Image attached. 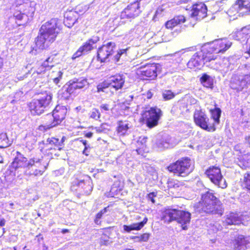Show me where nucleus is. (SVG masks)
Segmentation results:
<instances>
[{
	"mask_svg": "<svg viewBox=\"0 0 250 250\" xmlns=\"http://www.w3.org/2000/svg\"><path fill=\"white\" fill-rule=\"evenodd\" d=\"M147 221L148 219L146 217L144 218L142 222L140 223L132 224L131 225L132 228H133L134 230H139L144 227L145 224H146Z\"/></svg>",
	"mask_w": 250,
	"mask_h": 250,
	"instance_id": "nucleus-43",
	"label": "nucleus"
},
{
	"mask_svg": "<svg viewBox=\"0 0 250 250\" xmlns=\"http://www.w3.org/2000/svg\"><path fill=\"white\" fill-rule=\"evenodd\" d=\"M78 14L76 11L69 10L65 12L63 22L68 28L71 27L77 21Z\"/></svg>",
	"mask_w": 250,
	"mask_h": 250,
	"instance_id": "nucleus-26",
	"label": "nucleus"
},
{
	"mask_svg": "<svg viewBox=\"0 0 250 250\" xmlns=\"http://www.w3.org/2000/svg\"><path fill=\"white\" fill-rule=\"evenodd\" d=\"M71 190L80 195H88L92 191V182L90 179L84 180L75 175L71 183Z\"/></svg>",
	"mask_w": 250,
	"mask_h": 250,
	"instance_id": "nucleus-7",
	"label": "nucleus"
},
{
	"mask_svg": "<svg viewBox=\"0 0 250 250\" xmlns=\"http://www.w3.org/2000/svg\"><path fill=\"white\" fill-rule=\"evenodd\" d=\"M188 1V0H178L176 2L177 4H179L183 3H187Z\"/></svg>",
	"mask_w": 250,
	"mask_h": 250,
	"instance_id": "nucleus-57",
	"label": "nucleus"
},
{
	"mask_svg": "<svg viewBox=\"0 0 250 250\" xmlns=\"http://www.w3.org/2000/svg\"><path fill=\"white\" fill-rule=\"evenodd\" d=\"M124 184L123 181L120 179L116 180L112 184L109 194L112 197H117L118 196L121 195V192L123 189Z\"/></svg>",
	"mask_w": 250,
	"mask_h": 250,
	"instance_id": "nucleus-27",
	"label": "nucleus"
},
{
	"mask_svg": "<svg viewBox=\"0 0 250 250\" xmlns=\"http://www.w3.org/2000/svg\"><path fill=\"white\" fill-rule=\"evenodd\" d=\"M59 81V79L58 78H56L54 79V81L56 82V83H57L58 81Z\"/></svg>",
	"mask_w": 250,
	"mask_h": 250,
	"instance_id": "nucleus-63",
	"label": "nucleus"
},
{
	"mask_svg": "<svg viewBox=\"0 0 250 250\" xmlns=\"http://www.w3.org/2000/svg\"><path fill=\"white\" fill-rule=\"evenodd\" d=\"M41 94L38 99H34L28 104L29 110L33 115L43 113L52 102L53 95L51 92L45 91Z\"/></svg>",
	"mask_w": 250,
	"mask_h": 250,
	"instance_id": "nucleus-6",
	"label": "nucleus"
},
{
	"mask_svg": "<svg viewBox=\"0 0 250 250\" xmlns=\"http://www.w3.org/2000/svg\"><path fill=\"white\" fill-rule=\"evenodd\" d=\"M9 145V140L5 134L0 135V148H5Z\"/></svg>",
	"mask_w": 250,
	"mask_h": 250,
	"instance_id": "nucleus-42",
	"label": "nucleus"
},
{
	"mask_svg": "<svg viewBox=\"0 0 250 250\" xmlns=\"http://www.w3.org/2000/svg\"><path fill=\"white\" fill-rule=\"evenodd\" d=\"M142 12L141 7L138 3L133 1L128 4L121 13L122 19H134L138 17Z\"/></svg>",
	"mask_w": 250,
	"mask_h": 250,
	"instance_id": "nucleus-15",
	"label": "nucleus"
},
{
	"mask_svg": "<svg viewBox=\"0 0 250 250\" xmlns=\"http://www.w3.org/2000/svg\"><path fill=\"white\" fill-rule=\"evenodd\" d=\"M176 94L171 90H165L162 93V97L165 101L173 99Z\"/></svg>",
	"mask_w": 250,
	"mask_h": 250,
	"instance_id": "nucleus-40",
	"label": "nucleus"
},
{
	"mask_svg": "<svg viewBox=\"0 0 250 250\" xmlns=\"http://www.w3.org/2000/svg\"><path fill=\"white\" fill-rule=\"evenodd\" d=\"M156 196V193L154 192H151L149 193L147 195V199L150 201L152 203H155V201L154 200V197Z\"/></svg>",
	"mask_w": 250,
	"mask_h": 250,
	"instance_id": "nucleus-48",
	"label": "nucleus"
},
{
	"mask_svg": "<svg viewBox=\"0 0 250 250\" xmlns=\"http://www.w3.org/2000/svg\"><path fill=\"white\" fill-rule=\"evenodd\" d=\"M151 0H136L134 1L135 2L138 3L139 5L140 6V5H146L148 4L150 2Z\"/></svg>",
	"mask_w": 250,
	"mask_h": 250,
	"instance_id": "nucleus-51",
	"label": "nucleus"
},
{
	"mask_svg": "<svg viewBox=\"0 0 250 250\" xmlns=\"http://www.w3.org/2000/svg\"><path fill=\"white\" fill-rule=\"evenodd\" d=\"M3 65V60L0 57V69H1Z\"/></svg>",
	"mask_w": 250,
	"mask_h": 250,
	"instance_id": "nucleus-61",
	"label": "nucleus"
},
{
	"mask_svg": "<svg viewBox=\"0 0 250 250\" xmlns=\"http://www.w3.org/2000/svg\"><path fill=\"white\" fill-rule=\"evenodd\" d=\"M147 100L151 99L153 97V94L151 90L147 91L144 94Z\"/></svg>",
	"mask_w": 250,
	"mask_h": 250,
	"instance_id": "nucleus-52",
	"label": "nucleus"
},
{
	"mask_svg": "<svg viewBox=\"0 0 250 250\" xmlns=\"http://www.w3.org/2000/svg\"><path fill=\"white\" fill-rule=\"evenodd\" d=\"M146 137L140 138L137 141L138 147L136 149L137 153L142 156L148 152V148L146 144Z\"/></svg>",
	"mask_w": 250,
	"mask_h": 250,
	"instance_id": "nucleus-32",
	"label": "nucleus"
},
{
	"mask_svg": "<svg viewBox=\"0 0 250 250\" xmlns=\"http://www.w3.org/2000/svg\"><path fill=\"white\" fill-rule=\"evenodd\" d=\"M209 111L210 114V118L213 120L212 123H210V124H213L214 125L215 131L216 129V125L220 124V119L222 111L219 107H215L213 108L210 109Z\"/></svg>",
	"mask_w": 250,
	"mask_h": 250,
	"instance_id": "nucleus-30",
	"label": "nucleus"
},
{
	"mask_svg": "<svg viewBox=\"0 0 250 250\" xmlns=\"http://www.w3.org/2000/svg\"><path fill=\"white\" fill-rule=\"evenodd\" d=\"M249 236L237 234L231 240L230 244L232 250H247L250 244Z\"/></svg>",
	"mask_w": 250,
	"mask_h": 250,
	"instance_id": "nucleus-13",
	"label": "nucleus"
},
{
	"mask_svg": "<svg viewBox=\"0 0 250 250\" xmlns=\"http://www.w3.org/2000/svg\"><path fill=\"white\" fill-rule=\"evenodd\" d=\"M24 15V13H19L14 15L16 19L18 20H21L23 18V16Z\"/></svg>",
	"mask_w": 250,
	"mask_h": 250,
	"instance_id": "nucleus-55",
	"label": "nucleus"
},
{
	"mask_svg": "<svg viewBox=\"0 0 250 250\" xmlns=\"http://www.w3.org/2000/svg\"><path fill=\"white\" fill-rule=\"evenodd\" d=\"M241 185L243 189L250 194V172L244 175L243 179L241 181Z\"/></svg>",
	"mask_w": 250,
	"mask_h": 250,
	"instance_id": "nucleus-36",
	"label": "nucleus"
},
{
	"mask_svg": "<svg viewBox=\"0 0 250 250\" xmlns=\"http://www.w3.org/2000/svg\"><path fill=\"white\" fill-rule=\"evenodd\" d=\"M61 31L58 20L52 19L43 24L35 39L36 50H43L48 47L56 40Z\"/></svg>",
	"mask_w": 250,
	"mask_h": 250,
	"instance_id": "nucleus-3",
	"label": "nucleus"
},
{
	"mask_svg": "<svg viewBox=\"0 0 250 250\" xmlns=\"http://www.w3.org/2000/svg\"><path fill=\"white\" fill-rule=\"evenodd\" d=\"M65 140V137L64 136H63L61 140L55 137L48 138L47 140V142L48 145L50 146V147L48 149L50 150H62L63 147V142Z\"/></svg>",
	"mask_w": 250,
	"mask_h": 250,
	"instance_id": "nucleus-29",
	"label": "nucleus"
},
{
	"mask_svg": "<svg viewBox=\"0 0 250 250\" xmlns=\"http://www.w3.org/2000/svg\"><path fill=\"white\" fill-rule=\"evenodd\" d=\"M199 51H197L190 58L187 63L188 67L190 69L197 70L200 69L205 63Z\"/></svg>",
	"mask_w": 250,
	"mask_h": 250,
	"instance_id": "nucleus-20",
	"label": "nucleus"
},
{
	"mask_svg": "<svg viewBox=\"0 0 250 250\" xmlns=\"http://www.w3.org/2000/svg\"><path fill=\"white\" fill-rule=\"evenodd\" d=\"M245 53L249 54V56L250 57V46L249 47V48L245 52Z\"/></svg>",
	"mask_w": 250,
	"mask_h": 250,
	"instance_id": "nucleus-62",
	"label": "nucleus"
},
{
	"mask_svg": "<svg viewBox=\"0 0 250 250\" xmlns=\"http://www.w3.org/2000/svg\"><path fill=\"white\" fill-rule=\"evenodd\" d=\"M211 78L206 73H204L202 74V76L200 78V82L203 84L204 83H206L207 81L210 79Z\"/></svg>",
	"mask_w": 250,
	"mask_h": 250,
	"instance_id": "nucleus-47",
	"label": "nucleus"
},
{
	"mask_svg": "<svg viewBox=\"0 0 250 250\" xmlns=\"http://www.w3.org/2000/svg\"><path fill=\"white\" fill-rule=\"evenodd\" d=\"M108 208L109 206L105 207L96 214L94 221L96 225H100L101 224V221L100 220L103 217V214L108 211Z\"/></svg>",
	"mask_w": 250,
	"mask_h": 250,
	"instance_id": "nucleus-38",
	"label": "nucleus"
},
{
	"mask_svg": "<svg viewBox=\"0 0 250 250\" xmlns=\"http://www.w3.org/2000/svg\"><path fill=\"white\" fill-rule=\"evenodd\" d=\"M109 86H110V82L107 83L106 82H104L98 85V91H104V89L107 88L108 87H109Z\"/></svg>",
	"mask_w": 250,
	"mask_h": 250,
	"instance_id": "nucleus-45",
	"label": "nucleus"
},
{
	"mask_svg": "<svg viewBox=\"0 0 250 250\" xmlns=\"http://www.w3.org/2000/svg\"><path fill=\"white\" fill-rule=\"evenodd\" d=\"M128 129L129 127L128 124H125L122 121L118 122V126L116 128V131L118 134L121 136H124Z\"/></svg>",
	"mask_w": 250,
	"mask_h": 250,
	"instance_id": "nucleus-37",
	"label": "nucleus"
},
{
	"mask_svg": "<svg viewBox=\"0 0 250 250\" xmlns=\"http://www.w3.org/2000/svg\"><path fill=\"white\" fill-rule=\"evenodd\" d=\"M202 85L206 88L212 89L213 88V81L212 78L204 83Z\"/></svg>",
	"mask_w": 250,
	"mask_h": 250,
	"instance_id": "nucleus-46",
	"label": "nucleus"
},
{
	"mask_svg": "<svg viewBox=\"0 0 250 250\" xmlns=\"http://www.w3.org/2000/svg\"><path fill=\"white\" fill-rule=\"evenodd\" d=\"M125 83V80L121 75H115L111 77L110 86L117 90L121 89Z\"/></svg>",
	"mask_w": 250,
	"mask_h": 250,
	"instance_id": "nucleus-31",
	"label": "nucleus"
},
{
	"mask_svg": "<svg viewBox=\"0 0 250 250\" xmlns=\"http://www.w3.org/2000/svg\"><path fill=\"white\" fill-rule=\"evenodd\" d=\"M69 232V230L67 229H63L61 230V232L63 234L67 233Z\"/></svg>",
	"mask_w": 250,
	"mask_h": 250,
	"instance_id": "nucleus-60",
	"label": "nucleus"
},
{
	"mask_svg": "<svg viewBox=\"0 0 250 250\" xmlns=\"http://www.w3.org/2000/svg\"><path fill=\"white\" fill-rule=\"evenodd\" d=\"M225 222L229 225H238L240 223L241 220L236 214L230 213L227 216Z\"/></svg>",
	"mask_w": 250,
	"mask_h": 250,
	"instance_id": "nucleus-34",
	"label": "nucleus"
},
{
	"mask_svg": "<svg viewBox=\"0 0 250 250\" xmlns=\"http://www.w3.org/2000/svg\"><path fill=\"white\" fill-rule=\"evenodd\" d=\"M234 39L242 42H245L250 38V25H247L237 29L233 33Z\"/></svg>",
	"mask_w": 250,
	"mask_h": 250,
	"instance_id": "nucleus-23",
	"label": "nucleus"
},
{
	"mask_svg": "<svg viewBox=\"0 0 250 250\" xmlns=\"http://www.w3.org/2000/svg\"><path fill=\"white\" fill-rule=\"evenodd\" d=\"M238 165L240 167H247L248 162L246 160H243V159L241 158H238Z\"/></svg>",
	"mask_w": 250,
	"mask_h": 250,
	"instance_id": "nucleus-49",
	"label": "nucleus"
},
{
	"mask_svg": "<svg viewBox=\"0 0 250 250\" xmlns=\"http://www.w3.org/2000/svg\"><path fill=\"white\" fill-rule=\"evenodd\" d=\"M17 156L9 167L11 172H16L19 169H24V174L28 176H40L43 175L48 166V164L42 159L35 157L28 159L19 151L16 152Z\"/></svg>",
	"mask_w": 250,
	"mask_h": 250,
	"instance_id": "nucleus-1",
	"label": "nucleus"
},
{
	"mask_svg": "<svg viewBox=\"0 0 250 250\" xmlns=\"http://www.w3.org/2000/svg\"><path fill=\"white\" fill-rule=\"evenodd\" d=\"M194 208L200 213L215 217H220L224 213L223 203L210 189L200 194L198 201L194 205Z\"/></svg>",
	"mask_w": 250,
	"mask_h": 250,
	"instance_id": "nucleus-2",
	"label": "nucleus"
},
{
	"mask_svg": "<svg viewBox=\"0 0 250 250\" xmlns=\"http://www.w3.org/2000/svg\"><path fill=\"white\" fill-rule=\"evenodd\" d=\"M149 235L148 233H144L140 236V240L142 241H146L148 240Z\"/></svg>",
	"mask_w": 250,
	"mask_h": 250,
	"instance_id": "nucleus-53",
	"label": "nucleus"
},
{
	"mask_svg": "<svg viewBox=\"0 0 250 250\" xmlns=\"http://www.w3.org/2000/svg\"><path fill=\"white\" fill-rule=\"evenodd\" d=\"M26 246H24V247L23 248V249H25V248H26Z\"/></svg>",
	"mask_w": 250,
	"mask_h": 250,
	"instance_id": "nucleus-64",
	"label": "nucleus"
},
{
	"mask_svg": "<svg viewBox=\"0 0 250 250\" xmlns=\"http://www.w3.org/2000/svg\"><path fill=\"white\" fill-rule=\"evenodd\" d=\"M193 118L194 123L198 126L208 132L214 131V125L210 124L209 118L202 109L195 110Z\"/></svg>",
	"mask_w": 250,
	"mask_h": 250,
	"instance_id": "nucleus-11",
	"label": "nucleus"
},
{
	"mask_svg": "<svg viewBox=\"0 0 250 250\" xmlns=\"http://www.w3.org/2000/svg\"><path fill=\"white\" fill-rule=\"evenodd\" d=\"M87 84V81L85 79H78L76 80L70 81L69 85L70 86L69 90L72 89L74 92L77 89H82Z\"/></svg>",
	"mask_w": 250,
	"mask_h": 250,
	"instance_id": "nucleus-33",
	"label": "nucleus"
},
{
	"mask_svg": "<svg viewBox=\"0 0 250 250\" xmlns=\"http://www.w3.org/2000/svg\"><path fill=\"white\" fill-rule=\"evenodd\" d=\"M87 141L84 140L77 139L74 142V147L75 150L79 151H82L83 154L87 149Z\"/></svg>",
	"mask_w": 250,
	"mask_h": 250,
	"instance_id": "nucleus-35",
	"label": "nucleus"
},
{
	"mask_svg": "<svg viewBox=\"0 0 250 250\" xmlns=\"http://www.w3.org/2000/svg\"><path fill=\"white\" fill-rule=\"evenodd\" d=\"M93 135V133L91 132H88L84 134V136L87 138H91Z\"/></svg>",
	"mask_w": 250,
	"mask_h": 250,
	"instance_id": "nucleus-58",
	"label": "nucleus"
},
{
	"mask_svg": "<svg viewBox=\"0 0 250 250\" xmlns=\"http://www.w3.org/2000/svg\"><path fill=\"white\" fill-rule=\"evenodd\" d=\"M123 228L124 230L127 232H129L132 230H134L131 224L129 226L125 225L123 226Z\"/></svg>",
	"mask_w": 250,
	"mask_h": 250,
	"instance_id": "nucleus-54",
	"label": "nucleus"
},
{
	"mask_svg": "<svg viewBox=\"0 0 250 250\" xmlns=\"http://www.w3.org/2000/svg\"><path fill=\"white\" fill-rule=\"evenodd\" d=\"M182 184L178 181H169L167 182L168 193L172 196H177L182 190Z\"/></svg>",
	"mask_w": 250,
	"mask_h": 250,
	"instance_id": "nucleus-24",
	"label": "nucleus"
},
{
	"mask_svg": "<svg viewBox=\"0 0 250 250\" xmlns=\"http://www.w3.org/2000/svg\"><path fill=\"white\" fill-rule=\"evenodd\" d=\"M95 130H96V132L99 133H102V132H104V129L103 128H102V127H95Z\"/></svg>",
	"mask_w": 250,
	"mask_h": 250,
	"instance_id": "nucleus-56",
	"label": "nucleus"
},
{
	"mask_svg": "<svg viewBox=\"0 0 250 250\" xmlns=\"http://www.w3.org/2000/svg\"><path fill=\"white\" fill-rule=\"evenodd\" d=\"M205 174L211 182L218 188L224 189L227 187V182L219 166L215 165L209 167L205 170Z\"/></svg>",
	"mask_w": 250,
	"mask_h": 250,
	"instance_id": "nucleus-10",
	"label": "nucleus"
},
{
	"mask_svg": "<svg viewBox=\"0 0 250 250\" xmlns=\"http://www.w3.org/2000/svg\"><path fill=\"white\" fill-rule=\"evenodd\" d=\"M100 108L102 111H108L110 110V105L108 104H104L100 106Z\"/></svg>",
	"mask_w": 250,
	"mask_h": 250,
	"instance_id": "nucleus-50",
	"label": "nucleus"
},
{
	"mask_svg": "<svg viewBox=\"0 0 250 250\" xmlns=\"http://www.w3.org/2000/svg\"><path fill=\"white\" fill-rule=\"evenodd\" d=\"M67 109L65 106L57 105L52 111L51 114H47L44 118V125L39 126L38 129L42 131L61 125L65 120Z\"/></svg>",
	"mask_w": 250,
	"mask_h": 250,
	"instance_id": "nucleus-4",
	"label": "nucleus"
},
{
	"mask_svg": "<svg viewBox=\"0 0 250 250\" xmlns=\"http://www.w3.org/2000/svg\"><path fill=\"white\" fill-rule=\"evenodd\" d=\"M187 19L185 16L179 15L174 16L172 19L165 23V27L167 29H172L179 24L185 22Z\"/></svg>",
	"mask_w": 250,
	"mask_h": 250,
	"instance_id": "nucleus-28",
	"label": "nucleus"
},
{
	"mask_svg": "<svg viewBox=\"0 0 250 250\" xmlns=\"http://www.w3.org/2000/svg\"><path fill=\"white\" fill-rule=\"evenodd\" d=\"M115 47V43L112 42L103 44L97 50V60L101 63L105 62L113 54Z\"/></svg>",
	"mask_w": 250,
	"mask_h": 250,
	"instance_id": "nucleus-14",
	"label": "nucleus"
},
{
	"mask_svg": "<svg viewBox=\"0 0 250 250\" xmlns=\"http://www.w3.org/2000/svg\"><path fill=\"white\" fill-rule=\"evenodd\" d=\"M166 169L174 175L184 178L192 172L193 165L189 158L184 157L170 163Z\"/></svg>",
	"mask_w": 250,
	"mask_h": 250,
	"instance_id": "nucleus-5",
	"label": "nucleus"
},
{
	"mask_svg": "<svg viewBox=\"0 0 250 250\" xmlns=\"http://www.w3.org/2000/svg\"><path fill=\"white\" fill-rule=\"evenodd\" d=\"M89 118L92 119L98 120L101 117V113L97 108H94L89 113Z\"/></svg>",
	"mask_w": 250,
	"mask_h": 250,
	"instance_id": "nucleus-44",
	"label": "nucleus"
},
{
	"mask_svg": "<svg viewBox=\"0 0 250 250\" xmlns=\"http://www.w3.org/2000/svg\"><path fill=\"white\" fill-rule=\"evenodd\" d=\"M246 9L250 11V0H237L235 3L229 8V13L235 11L238 13V10Z\"/></svg>",
	"mask_w": 250,
	"mask_h": 250,
	"instance_id": "nucleus-25",
	"label": "nucleus"
},
{
	"mask_svg": "<svg viewBox=\"0 0 250 250\" xmlns=\"http://www.w3.org/2000/svg\"><path fill=\"white\" fill-rule=\"evenodd\" d=\"M70 86L68 84V87L64 90H62L61 94V98L64 100H68L71 97V95L74 93L72 89L69 90Z\"/></svg>",
	"mask_w": 250,
	"mask_h": 250,
	"instance_id": "nucleus-39",
	"label": "nucleus"
},
{
	"mask_svg": "<svg viewBox=\"0 0 250 250\" xmlns=\"http://www.w3.org/2000/svg\"><path fill=\"white\" fill-rule=\"evenodd\" d=\"M99 41V37H93V38L88 39L85 42L82 46H81L77 51L73 55L72 57V59L81 56L83 53L88 52L94 48H96V44Z\"/></svg>",
	"mask_w": 250,
	"mask_h": 250,
	"instance_id": "nucleus-16",
	"label": "nucleus"
},
{
	"mask_svg": "<svg viewBox=\"0 0 250 250\" xmlns=\"http://www.w3.org/2000/svg\"><path fill=\"white\" fill-rule=\"evenodd\" d=\"M162 115V111L160 108L157 106L151 107L142 112L141 121L148 128H152L158 125Z\"/></svg>",
	"mask_w": 250,
	"mask_h": 250,
	"instance_id": "nucleus-8",
	"label": "nucleus"
},
{
	"mask_svg": "<svg viewBox=\"0 0 250 250\" xmlns=\"http://www.w3.org/2000/svg\"><path fill=\"white\" fill-rule=\"evenodd\" d=\"M191 219V214L188 211L178 209L175 221L181 225L182 230H187Z\"/></svg>",
	"mask_w": 250,
	"mask_h": 250,
	"instance_id": "nucleus-19",
	"label": "nucleus"
},
{
	"mask_svg": "<svg viewBox=\"0 0 250 250\" xmlns=\"http://www.w3.org/2000/svg\"><path fill=\"white\" fill-rule=\"evenodd\" d=\"M178 209L169 207L164 208L161 211V220L167 224L175 221Z\"/></svg>",
	"mask_w": 250,
	"mask_h": 250,
	"instance_id": "nucleus-18",
	"label": "nucleus"
},
{
	"mask_svg": "<svg viewBox=\"0 0 250 250\" xmlns=\"http://www.w3.org/2000/svg\"><path fill=\"white\" fill-rule=\"evenodd\" d=\"M5 223V221L4 219H1L0 220V226L2 227V226H4Z\"/></svg>",
	"mask_w": 250,
	"mask_h": 250,
	"instance_id": "nucleus-59",
	"label": "nucleus"
},
{
	"mask_svg": "<svg viewBox=\"0 0 250 250\" xmlns=\"http://www.w3.org/2000/svg\"><path fill=\"white\" fill-rule=\"evenodd\" d=\"M161 68L158 63H146L137 70V75L144 80H154L161 72Z\"/></svg>",
	"mask_w": 250,
	"mask_h": 250,
	"instance_id": "nucleus-9",
	"label": "nucleus"
},
{
	"mask_svg": "<svg viewBox=\"0 0 250 250\" xmlns=\"http://www.w3.org/2000/svg\"><path fill=\"white\" fill-rule=\"evenodd\" d=\"M212 48L210 44H208L199 50L205 62H210L216 59L217 56L215 55L216 53L211 49Z\"/></svg>",
	"mask_w": 250,
	"mask_h": 250,
	"instance_id": "nucleus-22",
	"label": "nucleus"
},
{
	"mask_svg": "<svg viewBox=\"0 0 250 250\" xmlns=\"http://www.w3.org/2000/svg\"><path fill=\"white\" fill-rule=\"evenodd\" d=\"M216 54L224 53L228 50L232 43L226 39H218L209 43Z\"/></svg>",
	"mask_w": 250,
	"mask_h": 250,
	"instance_id": "nucleus-17",
	"label": "nucleus"
},
{
	"mask_svg": "<svg viewBox=\"0 0 250 250\" xmlns=\"http://www.w3.org/2000/svg\"><path fill=\"white\" fill-rule=\"evenodd\" d=\"M59 61L57 53H51L40 64L37 65V73L40 74L51 70L59 63Z\"/></svg>",
	"mask_w": 250,
	"mask_h": 250,
	"instance_id": "nucleus-12",
	"label": "nucleus"
},
{
	"mask_svg": "<svg viewBox=\"0 0 250 250\" xmlns=\"http://www.w3.org/2000/svg\"><path fill=\"white\" fill-rule=\"evenodd\" d=\"M129 48H126L125 49H119L116 54L113 56L112 60L115 62H118L119 61L120 58L122 55H125V56L127 54V51Z\"/></svg>",
	"mask_w": 250,
	"mask_h": 250,
	"instance_id": "nucleus-41",
	"label": "nucleus"
},
{
	"mask_svg": "<svg viewBox=\"0 0 250 250\" xmlns=\"http://www.w3.org/2000/svg\"><path fill=\"white\" fill-rule=\"evenodd\" d=\"M192 17H197L203 19L207 15V8L206 5L202 2L194 4L191 9Z\"/></svg>",
	"mask_w": 250,
	"mask_h": 250,
	"instance_id": "nucleus-21",
	"label": "nucleus"
}]
</instances>
